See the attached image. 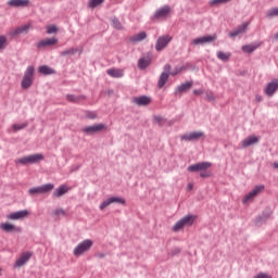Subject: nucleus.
I'll return each mask as SVG.
<instances>
[{
  "label": "nucleus",
  "instance_id": "nucleus-1",
  "mask_svg": "<svg viewBox=\"0 0 278 278\" xmlns=\"http://www.w3.org/2000/svg\"><path fill=\"white\" fill-rule=\"evenodd\" d=\"M92 244H94V242L92 241V239H86L81 242H79L73 250V255L75 257H81V255H84L85 253H88V251H90V249H92Z\"/></svg>",
  "mask_w": 278,
  "mask_h": 278
},
{
  "label": "nucleus",
  "instance_id": "nucleus-2",
  "mask_svg": "<svg viewBox=\"0 0 278 278\" xmlns=\"http://www.w3.org/2000/svg\"><path fill=\"white\" fill-rule=\"evenodd\" d=\"M194 220H197V216L186 215L172 227V230L177 232L181 231L184 227H192V225H194Z\"/></svg>",
  "mask_w": 278,
  "mask_h": 278
},
{
  "label": "nucleus",
  "instance_id": "nucleus-3",
  "mask_svg": "<svg viewBox=\"0 0 278 278\" xmlns=\"http://www.w3.org/2000/svg\"><path fill=\"white\" fill-rule=\"evenodd\" d=\"M45 160V155L42 153L30 154L15 161V164H23L24 166L27 164H38V162H42Z\"/></svg>",
  "mask_w": 278,
  "mask_h": 278
},
{
  "label": "nucleus",
  "instance_id": "nucleus-4",
  "mask_svg": "<svg viewBox=\"0 0 278 278\" xmlns=\"http://www.w3.org/2000/svg\"><path fill=\"white\" fill-rule=\"evenodd\" d=\"M34 66H28L24 73L21 87L23 90H27L28 88H31V84H34Z\"/></svg>",
  "mask_w": 278,
  "mask_h": 278
},
{
  "label": "nucleus",
  "instance_id": "nucleus-5",
  "mask_svg": "<svg viewBox=\"0 0 278 278\" xmlns=\"http://www.w3.org/2000/svg\"><path fill=\"white\" fill-rule=\"evenodd\" d=\"M170 12H172V9H170L169 5L161 7L160 9H157L154 12L153 20L154 21H162L164 18H168V16L170 15Z\"/></svg>",
  "mask_w": 278,
  "mask_h": 278
},
{
  "label": "nucleus",
  "instance_id": "nucleus-6",
  "mask_svg": "<svg viewBox=\"0 0 278 278\" xmlns=\"http://www.w3.org/2000/svg\"><path fill=\"white\" fill-rule=\"evenodd\" d=\"M53 184H47L40 187H34L28 190V193L34 197V194H47V192H51L53 190Z\"/></svg>",
  "mask_w": 278,
  "mask_h": 278
},
{
  "label": "nucleus",
  "instance_id": "nucleus-7",
  "mask_svg": "<svg viewBox=\"0 0 278 278\" xmlns=\"http://www.w3.org/2000/svg\"><path fill=\"white\" fill-rule=\"evenodd\" d=\"M103 129H105V124H96L83 127L81 131L87 136H92V134H99L100 131H103Z\"/></svg>",
  "mask_w": 278,
  "mask_h": 278
},
{
  "label": "nucleus",
  "instance_id": "nucleus-8",
  "mask_svg": "<svg viewBox=\"0 0 278 278\" xmlns=\"http://www.w3.org/2000/svg\"><path fill=\"white\" fill-rule=\"evenodd\" d=\"M204 136L205 134L203 131H193L182 135L180 139L185 140V142H194L197 140H201V138H204Z\"/></svg>",
  "mask_w": 278,
  "mask_h": 278
},
{
  "label": "nucleus",
  "instance_id": "nucleus-9",
  "mask_svg": "<svg viewBox=\"0 0 278 278\" xmlns=\"http://www.w3.org/2000/svg\"><path fill=\"white\" fill-rule=\"evenodd\" d=\"M264 190V185H260L254 187V189H252L248 194L244 195L242 203H251V201H253V199L260 194V192H263Z\"/></svg>",
  "mask_w": 278,
  "mask_h": 278
},
{
  "label": "nucleus",
  "instance_id": "nucleus-10",
  "mask_svg": "<svg viewBox=\"0 0 278 278\" xmlns=\"http://www.w3.org/2000/svg\"><path fill=\"white\" fill-rule=\"evenodd\" d=\"M170 40H173V37H170L169 35L159 37L155 43L156 51H163V49H166Z\"/></svg>",
  "mask_w": 278,
  "mask_h": 278
},
{
  "label": "nucleus",
  "instance_id": "nucleus-11",
  "mask_svg": "<svg viewBox=\"0 0 278 278\" xmlns=\"http://www.w3.org/2000/svg\"><path fill=\"white\" fill-rule=\"evenodd\" d=\"M169 75H170V64H166L164 66V72L161 74L159 78V83H157L159 88H164V86L168 81Z\"/></svg>",
  "mask_w": 278,
  "mask_h": 278
},
{
  "label": "nucleus",
  "instance_id": "nucleus-12",
  "mask_svg": "<svg viewBox=\"0 0 278 278\" xmlns=\"http://www.w3.org/2000/svg\"><path fill=\"white\" fill-rule=\"evenodd\" d=\"M207 168H212V163L201 162L198 164L190 165L188 167V170H189V173H199V170H207Z\"/></svg>",
  "mask_w": 278,
  "mask_h": 278
},
{
  "label": "nucleus",
  "instance_id": "nucleus-13",
  "mask_svg": "<svg viewBox=\"0 0 278 278\" xmlns=\"http://www.w3.org/2000/svg\"><path fill=\"white\" fill-rule=\"evenodd\" d=\"M112 203H119L121 205H125V199L118 197H111L100 204V210L109 207V205H112Z\"/></svg>",
  "mask_w": 278,
  "mask_h": 278
},
{
  "label": "nucleus",
  "instance_id": "nucleus-14",
  "mask_svg": "<svg viewBox=\"0 0 278 278\" xmlns=\"http://www.w3.org/2000/svg\"><path fill=\"white\" fill-rule=\"evenodd\" d=\"M29 216V211L22 210L14 213H11L7 216L8 220H23V218H27Z\"/></svg>",
  "mask_w": 278,
  "mask_h": 278
},
{
  "label": "nucleus",
  "instance_id": "nucleus-15",
  "mask_svg": "<svg viewBox=\"0 0 278 278\" xmlns=\"http://www.w3.org/2000/svg\"><path fill=\"white\" fill-rule=\"evenodd\" d=\"M277 90H278V79L276 78L266 85V87L264 88V93L266 94V97H273V94H275Z\"/></svg>",
  "mask_w": 278,
  "mask_h": 278
},
{
  "label": "nucleus",
  "instance_id": "nucleus-16",
  "mask_svg": "<svg viewBox=\"0 0 278 278\" xmlns=\"http://www.w3.org/2000/svg\"><path fill=\"white\" fill-rule=\"evenodd\" d=\"M216 40V35H210V36H204V37H199L195 38L191 41V45H207L210 42H214Z\"/></svg>",
  "mask_w": 278,
  "mask_h": 278
},
{
  "label": "nucleus",
  "instance_id": "nucleus-17",
  "mask_svg": "<svg viewBox=\"0 0 278 278\" xmlns=\"http://www.w3.org/2000/svg\"><path fill=\"white\" fill-rule=\"evenodd\" d=\"M30 257H31V253L30 252L22 253L20 258L16 260V262L14 264V267L15 268H21V266H25V264H27V262H29Z\"/></svg>",
  "mask_w": 278,
  "mask_h": 278
},
{
  "label": "nucleus",
  "instance_id": "nucleus-18",
  "mask_svg": "<svg viewBox=\"0 0 278 278\" xmlns=\"http://www.w3.org/2000/svg\"><path fill=\"white\" fill-rule=\"evenodd\" d=\"M31 29V24H25L10 31V36H21V34H28Z\"/></svg>",
  "mask_w": 278,
  "mask_h": 278
},
{
  "label": "nucleus",
  "instance_id": "nucleus-19",
  "mask_svg": "<svg viewBox=\"0 0 278 278\" xmlns=\"http://www.w3.org/2000/svg\"><path fill=\"white\" fill-rule=\"evenodd\" d=\"M7 4L9 8H27L29 0H9Z\"/></svg>",
  "mask_w": 278,
  "mask_h": 278
},
{
  "label": "nucleus",
  "instance_id": "nucleus-20",
  "mask_svg": "<svg viewBox=\"0 0 278 278\" xmlns=\"http://www.w3.org/2000/svg\"><path fill=\"white\" fill-rule=\"evenodd\" d=\"M53 45H58V38L43 39L37 43V47L43 49L45 47H53Z\"/></svg>",
  "mask_w": 278,
  "mask_h": 278
},
{
  "label": "nucleus",
  "instance_id": "nucleus-21",
  "mask_svg": "<svg viewBox=\"0 0 278 278\" xmlns=\"http://www.w3.org/2000/svg\"><path fill=\"white\" fill-rule=\"evenodd\" d=\"M260 139L256 136H250L242 140L241 147L242 149H247V147H251L252 144H257Z\"/></svg>",
  "mask_w": 278,
  "mask_h": 278
},
{
  "label": "nucleus",
  "instance_id": "nucleus-22",
  "mask_svg": "<svg viewBox=\"0 0 278 278\" xmlns=\"http://www.w3.org/2000/svg\"><path fill=\"white\" fill-rule=\"evenodd\" d=\"M132 103L139 106L149 105L151 103V98L147 96L137 97L132 99Z\"/></svg>",
  "mask_w": 278,
  "mask_h": 278
},
{
  "label": "nucleus",
  "instance_id": "nucleus-23",
  "mask_svg": "<svg viewBox=\"0 0 278 278\" xmlns=\"http://www.w3.org/2000/svg\"><path fill=\"white\" fill-rule=\"evenodd\" d=\"M247 27H249V23H243L241 26L230 31L228 36L230 38H236V36H240V34H244V31H247Z\"/></svg>",
  "mask_w": 278,
  "mask_h": 278
},
{
  "label": "nucleus",
  "instance_id": "nucleus-24",
  "mask_svg": "<svg viewBox=\"0 0 278 278\" xmlns=\"http://www.w3.org/2000/svg\"><path fill=\"white\" fill-rule=\"evenodd\" d=\"M147 38V31H140L138 34L132 35L129 40L130 42H142Z\"/></svg>",
  "mask_w": 278,
  "mask_h": 278
},
{
  "label": "nucleus",
  "instance_id": "nucleus-25",
  "mask_svg": "<svg viewBox=\"0 0 278 278\" xmlns=\"http://www.w3.org/2000/svg\"><path fill=\"white\" fill-rule=\"evenodd\" d=\"M106 74L110 77H114V78H121L124 75L123 70H119V68H109L106 70Z\"/></svg>",
  "mask_w": 278,
  "mask_h": 278
},
{
  "label": "nucleus",
  "instance_id": "nucleus-26",
  "mask_svg": "<svg viewBox=\"0 0 278 278\" xmlns=\"http://www.w3.org/2000/svg\"><path fill=\"white\" fill-rule=\"evenodd\" d=\"M190 88H192V83L190 81H187L185 84H181L179 85L177 88H176V94H179L181 92H188V90H190Z\"/></svg>",
  "mask_w": 278,
  "mask_h": 278
},
{
  "label": "nucleus",
  "instance_id": "nucleus-27",
  "mask_svg": "<svg viewBox=\"0 0 278 278\" xmlns=\"http://www.w3.org/2000/svg\"><path fill=\"white\" fill-rule=\"evenodd\" d=\"M0 228L2 229V231H5L7 233H10L12 231H16V227L10 223H2L0 225Z\"/></svg>",
  "mask_w": 278,
  "mask_h": 278
},
{
  "label": "nucleus",
  "instance_id": "nucleus-28",
  "mask_svg": "<svg viewBox=\"0 0 278 278\" xmlns=\"http://www.w3.org/2000/svg\"><path fill=\"white\" fill-rule=\"evenodd\" d=\"M38 72L41 75H53L55 73V71H53V68H51L47 65L39 66Z\"/></svg>",
  "mask_w": 278,
  "mask_h": 278
},
{
  "label": "nucleus",
  "instance_id": "nucleus-29",
  "mask_svg": "<svg viewBox=\"0 0 278 278\" xmlns=\"http://www.w3.org/2000/svg\"><path fill=\"white\" fill-rule=\"evenodd\" d=\"M66 99L70 103H79V101H84L85 98L83 96L67 94Z\"/></svg>",
  "mask_w": 278,
  "mask_h": 278
},
{
  "label": "nucleus",
  "instance_id": "nucleus-30",
  "mask_svg": "<svg viewBox=\"0 0 278 278\" xmlns=\"http://www.w3.org/2000/svg\"><path fill=\"white\" fill-rule=\"evenodd\" d=\"M68 187L65 185L60 186L55 191H54V197H63V194H66L68 192Z\"/></svg>",
  "mask_w": 278,
  "mask_h": 278
},
{
  "label": "nucleus",
  "instance_id": "nucleus-31",
  "mask_svg": "<svg viewBox=\"0 0 278 278\" xmlns=\"http://www.w3.org/2000/svg\"><path fill=\"white\" fill-rule=\"evenodd\" d=\"M149 64H151V59H149V58L140 59L138 62V66L141 70L147 68V66H149Z\"/></svg>",
  "mask_w": 278,
  "mask_h": 278
},
{
  "label": "nucleus",
  "instance_id": "nucleus-32",
  "mask_svg": "<svg viewBox=\"0 0 278 278\" xmlns=\"http://www.w3.org/2000/svg\"><path fill=\"white\" fill-rule=\"evenodd\" d=\"M255 49H257V46H255V45L242 46L243 53H253V51H255Z\"/></svg>",
  "mask_w": 278,
  "mask_h": 278
},
{
  "label": "nucleus",
  "instance_id": "nucleus-33",
  "mask_svg": "<svg viewBox=\"0 0 278 278\" xmlns=\"http://www.w3.org/2000/svg\"><path fill=\"white\" fill-rule=\"evenodd\" d=\"M79 50L77 48H70L61 52V55L64 58L66 55H75Z\"/></svg>",
  "mask_w": 278,
  "mask_h": 278
},
{
  "label": "nucleus",
  "instance_id": "nucleus-34",
  "mask_svg": "<svg viewBox=\"0 0 278 278\" xmlns=\"http://www.w3.org/2000/svg\"><path fill=\"white\" fill-rule=\"evenodd\" d=\"M27 125H29L27 122L26 123H22V124H13L11 129L13 131H21L22 129H25L27 127Z\"/></svg>",
  "mask_w": 278,
  "mask_h": 278
},
{
  "label": "nucleus",
  "instance_id": "nucleus-35",
  "mask_svg": "<svg viewBox=\"0 0 278 278\" xmlns=\"http://www.w3.org/2000/svg\"><path fill=\"white\" fill-rule=\"evenodd\" d=\"M218 60H222L223 62H227L231 58V53H225L223 51L217 52Z\"/></svg>",
  "mask_w": 278,
  "mask_h": 278
},
{
  "label": "nucleus",
  "instance_id": "nucleus-36",
  "mask_svg": "<svg viewBox=\"0 0 278 278\" xmlns=\"http://www.w3.org/2000/svg\"><path fill=\"white\" fill-rule=\"evenodd\" d=\"M103 1H105V0H89L88 8H90L91 10L94 8H98V5H101V3H103Z\"/></svg>",
  "mask_w": 278,
  "mask_h": 278
},
{
  "label": "nucleus",
  "instance_id": "nucleus-37",
  "mask_svg": "<svg viewBox=\"0 0 278 278\" xmlns=\"http://www.w3.org/2000/svg\"><path fill=\"white\" fill-rule=\"evenodd\" d=\"M8 47V37L0 35V51Z\"/></svg>",
  "mask_w": 278,
  "mask_h": 278
},
{
  "label": "nucleus",
  "instance_id": "nucleus-38",
  "mask_svg": "<svg viewBox=\"0 0 278 278\" xmlns=\"http://www.w3.org/2000/svg\"><path fill=\"white\" fill-rule=\"evenodd\" d=\"M267 16L273 18V16H278V8H274L267 11Z\"/></svg>",
  "mask_w": 278,
  "mask_h": 278
},
{
  "label": "nucleus",
  "instance_id": "nucleus-39",
  "mask_svg": "<svg viewBox=\"0 0 278 278\" xmlns=\"http://www.w3.org/2000/svg\"><path fill=\"white\" fill-rule=\"evenodd\" d=\"M86 118H89L90 121H94L97 118V112L87 111L85 113Z\"/></svg>",
  "mask_w": 278,
  "mask_h": 278
},
{
  "label": "nucleus",
  "instance_id": "nucleus-40",
  "mask_svg": "<svg viewBox=\"0 0 278 278\" xmlns=\"http://www.w3.org/2000/svg\"><path fill=\"white\" fill-rule=\"evenodd\" d=\"M53 216H66V211L63 208H56L53 211Z\"/></svg>",
  "mask_w": 278,
  "mask_h": 278
},
{
  "label": "nucleus",
  "instance_id": "nucleus-41",
  "mask_svg": "<svg viewBox=\"0 0 278 278\" xmlns=\"http://www.w3.org/2000/svg\"><path fill=\"white\" fill-rule=\"evenodd\" d=\"M185 70L184 66L181 67H176L173 72H169V75H172L173 77H175V75H179V73H182Z\"/></svg>",
  "mask_w": 278,
  "mask_h": 278
},
{
  "label": "nucleus",
  "instance_id": "nucleus-42",
  "mask_svg": "<svg viewBox=\"0 0 278 278\" xmlns=\"http://www.w3.org/2000/svg\"><path fill=\"white\" fill-rule=\"evenodd\" d=\"M58 31V27L55 25L47 26V34H55Z\"/></svg>",
  "mask_w": 278,
  "mask_h": 278
},
{
  "label": "nucleus",
  "instance_id": "nucleus-43",
  "mask_svg": "<svg viewBox=\"0 0 278 278\" xmlns=\"http://www.w3.org/2000/svg\"><path fill=\"white\" fill-rule=\"evenodd\" d=\"M112 23H113V27H115V29H123V25L121 24V22L117 18H113Z\"/></svg>",
  "mask_w": 278,
  "mask_h": 278
},
{
  "label": "nucleus",
  "instance_id": "nucleus-44",
  "mask_svg": "<svg viewBox=\"0 0 278 278\" xmlns=\"http://www.w3.org/2000/svg\"><path fill=\"white\" fill-rule=\"evenodd\" d=\"M154 123L156 125H164V118L162 116H155L154 117Z\"/></svg>",
  "mask_w": 278,
  "mask_h": 278
},
{
  "label": "nucleus",
  "instance_id": "nucleus-45",
  "mask_svg": "<svg viewBox=\"0 0 278 278\" xmlns=\"http://www.w3.org/2000/svg\"><path fill=\"white\" fill-rule=\"evenodd\" d=\"M254 278H273V277H270V276L267 275V274L260 273V274H257L256 276H254Z\"/></svg>",
  "mask_w": 278,
  "mask_h": 278
},
{
  "label": "nucleus",
  "instance_id": "nucleus-46",
  "mask_svg": "<svg viewBox=\"0 0 278 278\" xmlns=\"http://www.w3.org/2000/svg\"><path fill=\"white\" fill-rule=\"evenodd\" d=\"M96 256H98L99 260H103V257H105V253L99 252V253L96 254Z\"/></svg>",
  "mask_w": 278,
  "mask_h": 278
},
{
  "label": "nucleus",
  "instance_id": "nucleus-47",
  "mask_svg": "<svg viewBox=\"0 0 278 278\" xmlns=\"http://www.w3.org/2000/svg\"><path fill=\"white\" fill-rule=\"evenodd\" d=\"M202 93H203V90H201V89H195V90H193V94L200 96V94H202Z\"/></svg>",
  "mask_w": 278,
  "mask_h": 278
},
{
  "label": "nucleus",
  "instance_id": "nucleus-48",
  "mask_svg": "<svg viewBox=\"0 0 278 278\" xmlns=\"http://www.w3.org/2000/svg\"><path fill=\"white\" fill-rule=\"evenodd\" d=\"M200 177H203V178L210 177V174L202 172V173H200Z\"/></svg>",
  "mask_w": 278,
  "mask_h": 278
},
{
  "label": "nucleus",
  "instance_id": "nucleus-49",
  "mask_svg": "<svg viewBox=\"0 0 278 278\" xmlns=\"http://www.w3.org/2000/svg\"><path fill=\"white\" fill-rule=\"evenodd\" d=\"M207 99H208L210 101H214V94L210 93V94L207 96Z\"/></svg>",
  "mask_w": 278,
  "mask_h": 278
},
{
  "label": "nucleus",
  "instance_id": "nucleus-50",
  "mask_svg": "<svg viewBox=\"0 0 278 278\" xmlns=\"http://www.w3.org/2000/svg\"><path fill=\"white\" fill-rule=\"evenodd\" d=\"M255 100L260 103V101H262V96H256Z\"/></svg>",
  "mask_w": 278,
  "mask_h": 278
},
{
  "label": "nucleus",
  "instance_id": "nucleus-51",
  "mask_svg": "<svg viewBox=\"0 0 278 278\" xmlns=\"http://www.w3.org/2000/svg\"><path fill=\"white\" fill-rule=\"evenodd\" d=\"M192 188H194V186H193L192 184H189V185L187 186V189H188V190H192Z\"/></svg>",
  "mask_w": 278,
  "mask_h": 278
},
{
  "label": "nucleus",
  "instance_id": "nucleus-52",
  "mask_svg": "<svg viewBox=\"0 0 278 278\" xmlns=\"http://www.w3.org/2000/svg\"><path fill=\"white\" fill-rule=\"evenodd\" d=\"M274 40H278V33L273 36Z\"/></svg>",
  "mask_w": 278,
  "mask_h": 278
},
{
  "label": "nucleus",
  "instance_id": "nucleus-53",
  "mask_svg": "<svg viewBox=\"0 0 278 278\" xmlns=\"http://www.w3.org/2000/svg\"><path fill=\"white\" fill-rule=\"evenodd\" d=\"M180 252H181V250L177 249V253H180Z\"/></svg>",
  "mask_w": 278,
  "mask_h": 278
},
{
  "label": "nucleus",
  "instance_id": "nucleus-54",
  "mask_svg": "<svg viewBox=\"0 0 278 278\" xmlns=\"http://www.w3.org/2000/svg\"><path fill=\"white\" fill-rule=\"evenodd\" d=\"M0 273H1V268H0Z\"/></svg>",
  "mask_w": 278,
  "mask_h": 278
}]
</instances>
